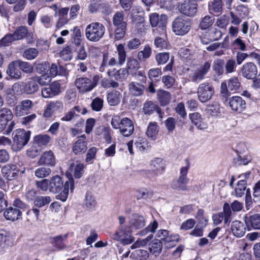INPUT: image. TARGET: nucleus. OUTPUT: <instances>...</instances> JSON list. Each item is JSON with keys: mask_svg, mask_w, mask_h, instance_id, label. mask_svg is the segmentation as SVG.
Here are the masks:
<instances>
[{"mask_svg": "<svg viewBox=\"0 0 260 260\" xmlns=\"http://www.w3.org/2000/svg\"><path fill=\"white\" fill-rule=\"evenodd\" d=\"M63 190L57 196V199L65 202L69 194V189L72 191L74 189V180L72 178L69 179L63 184L61 178L56 175L52 177L49 181V190L51 192L56 193Z\"/></svg>", "mask_w": 260, "mask_h": 260, "instance_id": "f257e3e1", "label": "nucleus"}, {"mask_svg": "<svg viewBox=\"0 0 260 260\" xmlns=\"http://www.w3.org/2000/svg\"><path fill=\"white\" fill-rule=\"evenodd\" d=\"M105 31L106 28L102 23L94 22L86 26L85 35L88 41L96 42L103 38Z\"/></svg>", "mask_w": 260, "mask_h": 260, "instance_id": "f03ea898", "label": "nucleus"}, {"mask_svg": "<svg viewBox=\"0 0 260 260\" xmlns=\"http://www.w3.org/2000/svg\"><path fill=\"white\" fill-rule=\"evenodd\" d=\"M172 27L175 35L184 36L190 31L191 28V21L183 16L178 17L172 22Z\"/></svg>", "mask_w": 260, "mask_h": 260, "instance_id": "7ed1b4c3", "label": "nucleus"}, {"mask_svg": "<svg viewBox=\"0 0 260 260\" xmlns=\"http://www.w3.org/2000/svg\"><path fill=\"white\" fill-rule=\"evenodd\" d=\"M198 8V4L196 0H184L178 5L179 11L189 17H193L196 15Z\"/></svg>", "mask_w": 260, "mask_h": 260, "instance_id": "20e7f679", "label": "nucleus"}, {"mask_svg": "<svg viewBox=\"0 0 260 260\" xmlns=\"http://www.w3.org/2000/svg\"><path fill=\"white\" fill-rule=\"evenodd\" d=\"M30 133L24 129H19L15 131L14 138V146L18 151L21 149L29 141Z\"/></svg>", "mask_w": 260, "mask_h": 260, "instance_id": "39448f33", "label": "nucleus"}, {"mask_svg": "<svg viewBox=\"0 0 260 260\" xmlns=\"http://www.w3.org/2000/svg\"><path fill=\"white\" fill-rule=\"evenodd\" d=\"M132 231L129 226H119L118 230L113 234V238L114 240L120 241L123 244H130L134 241L132 236Z\"/></svg>", "mask_w": 260, "mask_h": 260, "instance_id": "423d86ee", "label": "nucleus"}, {"mask_svg": "<svg viewBox=\"0 0 260 260\" xmlns=\"http://www.w3.org/2000/svg\"><path fill=\"white\" fill-rule=\"evenodd\" d=\"M99 77L95 76L92 80L85 77H81L75 81V85L80 92L84 93L92 90L96 85Z\"/></svg>", "mask_w": 260, "mask_h": 260, "instance_id": "0eeeda50", "label": "nucleus"}, {"mask_svg": "<svg viewBox=\"0 0 260 260\" xmlns=\"http://www.w3.org/2000/svg\"><path fill=\"white\" fill-rule=\"evenodd\" d=\"M211 68V62L207 61L199 68L192 71L189 78L192 82L198 83L205 78Z\"/></svg>", "mask_w": 260, "mask_h": 260, "instance_id": "6e6552de", "label": "nucleus"}, {"mask_svg": "<svg viewBox=\"0 0 260 260\" xmlns=\"http://www.w3.org/2000/svg\"><path fill=\"white\" fill-rule=\"evenodd\" d=\"M232 211L230 209V205L225 203L223 206V212L213 214L212 220L213 223L215 225L220 224L223 220L224 223H228L231 222V216Z\"/></svg>", "mask_w": 260, "mask_h": 260, "instance_id": "1a4fd4ad", "label": "nucleus"}, {"mask_svg": "<svg viewBox=\"0 0 260 260\" xmlns=\"http://www.w3.org/2000/svg\"><path fill=\"white\" fill-rule=\"evenodd\" d=\"M241 71L242 76L249 80L254 79L257 74V68L252 62L244 63L242 67Z\"/></svg>", "mask_w": 260, "mask_h": 260, "instance_id": "9d476101", "label": "nucleus"}, {"mask_svg": "<svg viewBox=\"0 0 260 260\" xmlns=\"http://www.w3.org/2000/svg\"><path fill=\"white\" fill-rule=\"evenodd\" d=\"M50 141V137L47 135H39L34 138L31 151L36 154L40 152L43 146H46Z\"/></svg>", "mask_w": 260, "mask_h": 260, "instance_id": "9b49d317", "label": "nucleus"}, {"mask_svg": "<svg viewBox=\"0 0 260 260\" xmlns=\"http://www.w3.org/2000/svg\"><path fill=\"white\" fill-rule=\"evenodd\" d=\"M128 223L132 230H137L143 228L145 225L146 220L143 216L134 213L130 216Z\"/></svg>", "mask_w": 260, "mask_h": 260, "instance_id": "f8f14e48", "label": "nucleus"}, {"mask_svg": "<svg viewBox=\"0 0 260 260\" xmlns=\"http://www.w3.org/2000/svg\"><path fill=\"white\" fill-rule=\"evenodd\" d=\"M3 176L8 180L15 179L18 175L19 170L14 165H7L2 169Z\"/></svg>", "mask_w": 260, "mask_h": 260, "instance_id": "ddd939ff", "label": "nucleus"}, {"mask_svg": "<svg viewBox=\"0 0 260 260\" xmlns=\"http://www.w3.org/2000/svg\"><path fill=\"white\" fill-rule=\"evenodd\" d=\"M56 164L55 157L51 150L44 152L40 156L38 164L40 166L46 165L53 167Z\"/></svg>", "mask_w": 260, "mask_h": 260, "instance_id": "4468645a", "label": "nucleus"}, {"mask_svg": "<svg viewBox=\"0 0 260 260\" xmlns=\"http://www.w3.org/2000/svg\"><path fill=\"white\" fill-rule=\"evenodd\" d=\"M165 166V162L162 159L154 158L151 161L150 170L155 176H158L164 173Z\"/></svg>", "mask_w": 260, "mask_h": 260, "instance_id": "2eb2a0df", "label": "nucleus"}, {"mask_svg": "<svg viewBox=\"0 0 260 260\" xmlns=\"http://www.w3.org/2000/svg\"><path fill=\"white\" fill-rule=\"evenodd\" d=\"M60 92V85L57 81L53 82L49 87L42 90L43 98H50L57 95Z\"/></svg>", "mask_w": 260, "mask_h": 260, "instance_id": "dca6fc26", "label": "nucleus"}, {"mask_svg": "<svg viewBox=\"0 0 260 260\" xmlns=\"http://www.w3.org/2000/svg\"><path fill=\"white\" fill-rule=\"evenodd\" d=\"M121 134L124 137L130 136L134 132V125L133 121L128 118L122 119V123L119 127Z\"/></svg>", "mask_w": 260, "mask_h": 260, "instance_id": "f3484780", "label": "nucleus"}, {"mask_svg": "<svg viewBox=\"0 0 260 260\" xmlns=\"http://www.w3.org/2000/svg\"><path fill=\"white\" fill-rule=\"evenodd\" d=\"M13 117L11 111L7 108H3L0 110V132L6 128L8 121Z\"/></svg>", "mask_w": 260, "mask_h": 260, "instance_id": "a211bd4d", "label": "nucleus"}, {"mask_svg": "<svg viewBox=\"0 0 260 260\" xmlns=\"http://www.w3.org/2000/svg\"><path fill=\"white\" fill-rule=\"evenodd\" d=\"M167 20V17L165 15H161L159 16L158 14L154 13L149 15L150 23L153 27L161 26L162 27V30H164Z\"/></svg>", "mask_w": 260, "mask_h": 260, "instance_id": "6ab92c4d", "label": "nucleus"}, {"mask_svg": "<svg viewBox=\"0 0 260 260\" xmlns=\"http://www.w3.org/2000/svg\"><path fill=\"white\" fill-rule=\"evenodd\" d=\"M32 106V103L31 101L29 100H23L20 104L16 107V115L17 116H21L24 114H27Z\"/></svg>", "mask_w": 260, "mask_h": 260, "instance_id": "aec40b11", "label": "nucleus"}, {"mask_svg": "<svg viewBox=\"0 0 260 260\" xmlns=\"http://www.w3.org/2000/svg\"><path fill=\"white\" fill-rule=\"evenodd\" d=\"M214 94L213 87L208 83L201 84L198 89V98H211Z\"/></svg>", "mask_w": 260, "mask_h": 260, "instance_id": "412c9836", "label": "nucleus"}, {"mask_svg": "<svg viewBox=\"0 0 260 260\" xmlns=\"http://www.w3.org/2000/svg\"><path fill=\"white\" fill-rule=\"evenodd\" d=\"M107 74L109 77H113L116 80L123 81L125 80L128 76V71L126 68H122L118 71L113 69L112 71L108 70Z\"/></svg>", "mask_w": 260, "mask_h": 260, "instance_id": "4be33fe9", "label": "nucleus"}, {"mask_svg": "<svg viewBox=\"0 0 260 260\" xmlns=\"http://www.w3.org/2000/svg\"><path fill=\"white\" fill-rule=\"evenodd\" d=\"M4 215L7 220L15 221L20 218L21 212L19 209L10 207L4 212Z\"/></svg>", "mask_w": 260, "mask_h": 260, "instance_id": "5701e85b", "label": "nucleus"}, {"mask_svg": "<svg viewBox=\"0 0 260 260\" xmlns=\"http://www.w3.org/2000/svg\"><path fill=\"white\" fill-rule=\"evenodd\" d=\"M231 229L234 235L237 237H242L246 231L244 224L238 220L233 222Z\"/></svg>", "mask_w": 260, "mask_h": 260, "instance_id": "b1692460", "label": "nucleus"}, {"mask_svg": "<svg viewBox=\"0 0 260 260\" xmlns=\"http://www.w3.org/2000/svg\"><path fill=\"white\" fill-rule=\"evenodd\" d=\"M229 100L230 106L234 111L241 112L246 107V103L242 99H229Z\"/></svg>", "mask_w": 260, "mask_h": 260, "instance_id": "393cba45", "label": "nucleus"}, {"mask_svg": "<svg viewBox=\"0 0 260 260\" xmlns=\"http://www.w3.org/2000/svg\"><path fill=\"white\" fill-rule=\"evenodd\" d=\"M116 64V59L114 57H109L108 53H104L103 55L102 62L100 67V71L104 72L107 71L109 67H113Z\"/></svg>", "mask_w": 260, "mask_h": 260, "instance_id": "a878e982", "label": "nucleus"}, {"mask_svg": "<svg viewBox=\"0 0 260 260\" xmlns=\"http://www.w3.org/2000/svg\"><path fill=\"white\" fill-rule=\"evenodd\" d=\"M17 67H18L17 60L12 61L8 66L7 74L11 78L16 79H20L21 73L17 69Z\"/></svg>", "mask_w": 260, "mask_h": 260, "instance_id": "bb28decb", "label": "nucleus"}, {"mask_svg": "<svg viewBox=\"0 0 260 260\" xmlns=\"http://www.w3.org/2000/svg\"><path fill=\"white\" fill-rule=\"evenodd\" d=\"M189 118L194 125L200 129H205L208 127L207 124L204 122L198 113H193L189 114Z\"/></svg>", "mask_w": 260, "mask_h": 260, "instance_id": "cd10ccee", "label": "nucleus"}, {"mask_svg": "<svg viewBox=\"0 0 260 260\" xmlns=\"http://www.w3.org/2000/svg\"><path fill=\"white\" fill-rule=\"evenodd\" d=\"M87 142L81 139H78L73 146L72 150L75 154H80L84 153L87 149Z\"/></svg>", "mask_w": 260, "mask_h": 260, "instance_id": "c85d7f7f", "label": "nucleus"}, {"mask_svg": "<svg viewBox=\"0 0 260 260\" xmlns=\"http://www.w3.org/2000/svg\"><path fill=\"white\" fill-rule=\"evenodd\" d=\"M130 94L135 96H141L144 89V87L137 82H132L128 85Z\"/></svg>", "mask_w": 260, "mask_h": 260, "instance_id": "c756f323", "label": "nucleus"}, {"mask_svg": "<svg viewBox=\"0 0 260 260\" xmlns=\"http://www.w3.org/2000/svg\"><path fill=\"white\" fill-rule=\"evenodd\" d=\"M49 75L52 77H55L57 75H65L66 70L62 66L58 64L53 63L50 66L49 65Z\"/></svg>", "mask_w": 260, "mask_h": 260, "instance_id": "7c9ffc66", "label": "nucleus"}, {"mask_svg": "<svg viewBox=\"0 0 260 260\" xmlns=\"http://www.w3.org/2000/svg\"><path fill=\"white\" fill-rule=\"evenodd\" d=\"M68 8H62L58 9V12L57 13V14H58V16H59V19L57 23V26H62L68 22L69 20L68 18Z\"/></svg>", "mask_w": 260, "mask_h": 260, "instance_id": "2f4dec72", "label": "nucleus"}, {"mask_svg": "<svg viewBox=\"0 0 260 260\" xmlns=\"http://www.w3.org/2000/svg\"><path fill=\"white\" fill-rule=\"evenodd\" d=\"M124 13L122 11L116 12L112 18L113 25L114 27L127 26V23L124 20Z\"/></svg>", "mask_w": 260, "mask_h": 260, "instance_id": "473e14b6", "label": "nucleus"}, {"mask_svg": "<svg viewBox=\"0 0 260 260\" xmlns=\"http://www.w3.org/2000/svg\"><path fill=\"white\" fill-rule=\"evenodd\" d=\"M70 170L73 171L74 176L76 178L81 177L84 173V166L83 164L76 161V164L72 162L70 165Z\"/></svg>", "mask_w": 260, "mask_h": 260, "instance_id": "72a5a7b5", "label": "nucleus"}, {"mask_svg": "<svg viewBox=\"0 0 260 260\" xmlns=\"http://www.w3.org/2000/svg\"><path fill=\"white\" fill-rule=\"evenodd\" d=\"M214 22V17L207 15L201 19L199 27L202 30H206L210 28L213 24Z\"/></svg>", "mask_w": 260, "mask_h": 260, "instance_id": "f704fd0d", "label": "nucleus"}, {"mask_svg": "<svg viewBox=\"0 0 260 260\" xmlns=\"http://www.w3.org/2000/svg\"><path fill=\"white\" fill-rule=\"evenodd\" d=\"M37 83V80L35 79V77L31 78L24 86V92L27 94H31L37 91L38 89Z\"/></svg>", "mask_w": 260, "mask_h": 260, "instance_id": "c9c22d12", "label": "nucleus"}, {"mask_svg": "<svg viewBox=\"0 0 260 260\" xmlns=\"http://www.w3.org/2000/svg\"><path fill=\"white\" fill-rule=\"evenodd\" d=\"M188 180H185L180 178L174 180L171 184L172 189L178 191H184L186 190V185Z\"/></svg>", "mask_w": 260, "mask_h": 260, "instance_id": "e433bc0d", "label": "nucleus"}, {"mask_svg": "<svg viewBox=\"0 0 260 260\" xmlns=\"http://www.w3.org/2000/svg\"><path fill=\"white\" fill-rule=\"evenodd\" d=\"M152 53L151 48L149 45H146L143 49L140 51L137 55V58L141 62H144L150 57Z\"/></svg>", "mask_w": 260, "mask_h": 260, "instance_id": "4c0bfd02", "label": "nucleus"}, {"mask_svg": "<svg viewBox=\"0 0 260 260\" xmlns=\"http://www.w3.org/2000/svg\"><path fill=\"white\" fill-rule=\"evenodd\" d=\"M248 225H250L254 229H260V214H255L250 216L246 220Z\"/></svg>", "mask_w": 260, "mask_h": 260, "instance_id": "58836bf2", "label": "nucleus"}, {"mask_svg": "<svg viewBox=\"0 0 260 260\" xmlns=\"http://www.w3.org/2000/svg\"><path fill=\"white\" fill-rule=\"evenodd\" d=\"M158 132V127L156 122H151L149 123L147 132L146 135L149 138L153 140L156 139V136Z\"/></svg>", "mask_w": 260, "mask_h": 260, "instance_id": "ea45409f", "label": "nucleus"}, {"mask_svg": "<svg viewBox=\"0 0 260 260\" xmlns=\"http://www.w3.org/2000/svg\"><path fill=\"white\" fill-rule=\"evenodd\" d=\"M208 9L210 12L221 13L222 9V0H213L209 3Z\"/></svg>", "mask_w": 260, "mask_h": 260, "instance_id": "a19ab883", "label": "nucleus"}, {"mask_svg": "<svg viewBox=\"0 0 260 260\" xmlns=\"http://www.w3.org/2000/svg\"><path fill=\"white\" fill-rule=\"evenodd\" d=\"M149 257L147 251L143 249H137L134 251L131 255V257L136 260H145Z\"/></svg>", "mask_w": 260, "mask_h": 260, "instance_id": "79ce46f5", "label": "nucleus"}, {"mask_svg": "<svg viewBox=\"0 0 260 260\" xmlns=\"http://www.w3.org/2000/svg\"><path fill=\"white\" fill-rule=\"evenodd\" d=\"M246 181L243 179H241L238 182L235 189V194L236 197L240 198L244 194L246 189Z\"/></svg>", "mask_w": 260, "mask_h": 260, "instance_id": "37998d69", "label": "nucleus"}, {"mask_svg": "<svg viewBox=\"0 0 260 260\" xmlns=\"http://www.w3.org/2000/svg\"><path fill=\"white\" fill-rule=\"evenodd\" d=\"M206 111L211 116H217L220 113L219 105L217 103L209 104L206 108Z\"/></svg>", "mask_w": 260, "mask_h": 260, "instance_id": "c03bdc74", "label": "nucleus"}, {"mask_svg": "<svg viewBox=\"0 0 260 260\" xmlns=\"http://www.w3.org/2000/svg\"><path fill=\"white\" fill-rule=\"evenodd\" d=\"M27 34V28L26 26H21L17 28L13 35L15 40H19L24 38Z\"/></svg>", "mask_w": 260, "mask_h": 260, "instance_id": "a18cd8bd", "label": "nucleus"}, {"mask_svg": "<svg viewBox=\"0 0 260 260\" xmlns=\"http://www.w3.org/2000/svg\"><path fill=\"white\" fill-rule=\"evenodd\" d=\"M225 74H232L236 71L237 64L235 59L231 58L226 61L224 64Z\"/></svg>", "mask_w": 260, "mask_h": 260, "instance_id": "49530a36", "label": "nucleus"}, {"mask_svg": "<svg viewBox=\"0 0 260 260\" xmlns=\"http://www.w3.org/2000/svg\"><path fill=\"white\" fill-rule=\"evenodd\" d=\"M223 65L224 61L223 60L221 59H217L214 61L213 64V70L215 72L217 75L220 76L223 74Z\"/></svg>", "mask_w": 260, "mask_h": 260, "instance_id": "de8ad7c7", "label": "nucleus"}, {"mask_svg": "<svg viewBox=\"0 0 260 260\" xmlns=\"http://www.w3.org/2000/svg\"><path fill=\"white\" fill-rule=\"evenodd\" d=\"M116 50L118 55V63L122 65L125 62L126 56L124 46L121 44L118 45Z\"/></svg>", "mask_w": 260, "mask_h": 260, "instance_id": "09e8293b", "label": "nucleus"}, {"mask_svg": "<svg viewBox=\"0 0 260 260\" xmlns=\"http://www.w3.org/2000/svg\"><path fill=\"white\" fill-rule=\"evenodd\" d=\"M38 54L39 51L37 49L29 48L24 51L23 56L28 60H32L36 58Z\"/></svg>", "mask_w": 260, "mask_h": 260, "instance_id": "8fccbe9b", "label": "nucleus"}, {"mask_svg": "<svg viewBox=\"0 0 260 260\" xmlns=\"http://www.w3.org/2000/svg\"><path fill=\"white\" fill-rule=\"evenodd\" d=\"M51 170L50 168L47 167H40L37 169L35 174L37 177L43 178L50 175Z\"/></svg>", "mask_w": 260, "mask_h": 260, "instance_id": "3c124183", "label": "nucleus"}, {"mask_svg": "<svg viewBox=\"0 0 260 260\" xmlns=\"http://www.w3.org/2000/svg\"><path fill=\"white\" fill-rule=\"evenodd\" d=\"M51 201V198L49 196H41L37 197L34 201L35 205L39 208L42 207L47 205Z\"/></svg>", "mask_w": 260, "mask_h": 260, "instance_id": "603ef678", "label": "nucleus"}, {"mask_svg": "<svg viewBox=\"0 0 260 260\" xmlns=\"http://www.w3.org/2000/svg\"><path fill=\"white\" fill-rule=\"evenodd\" d=\"M18 67L23 72L27 74L33 72V67L28 62L23 61L21 60H17Z\"/></svg>", "mask_w": 260, "mask_h": 260, "instance_id": "864d4df0", "label": "nucleus"}, {"mask_svg": "<svg viewBox=\"0 0 260 260\" xmlns=\"http://www.w3.org/2000/svg\"><path fill=\"white\" fill-rule=\"evenodd\" d=\"M52 77L48 73H45L40 77L35 76V79L41 85L49 84Z\"/></svg>", "mask_w": 260, "mask_h": 260, "instance_id": "5fc2aeb1", "label": "nucleus"}, {"mask_svg": "<svg viewBox=\"0 0 260 260\" xmlns=\"http://www.w3.org/2000/svg\"><path fill=\"white\" fill-rule=\"evenodd\" d=\"M161 249L162 243L159 240H157L155 242L152 243L149 247L150 252L155 255H158Z\"/></svg>", "mask_w": 260, "mask_h": 260, "instance_id": "6e6d98bb", "label": "nucleus"}, {"mask_svg": "<svg viewBox=\"0 0 260 260\" xmlns=\"http://www.w3.org/2000/svg\"><path fill=\"white\" fill-rule=\"evenodd\" d=\"M127 26L115 27L114 38L116 40H120L125 36Z\"/></svg>", "mask_w": 260, "mask_h": 260, "instance_id": "4d7b16f0", "label": "nucleus"}, {"mask_svg": "<svg viewBox=\"0 0 260 260\" xmlns=\"http://www.w3.org/2000/svg\"><path fill=\"white\" fill-rule=\"evenodd\" d=\"M96 201L90 192H87L85 195V204L89 209H93L96 205Z\"/></svg>", "mask_w": 260, "mask_h": 260, "instance_id": "13d9d810", "label": "nucleus"}, {"mask_svg": "<svg viewBox=\"0 0 260 260\" xmlns=\"http://www.w3.org/2000/svg\"><path fill=\"white\" fill-rule=\"evenodd\" d=\"M229 87L231 90L237 89L241 86V83L237 76H233L228 81Z\"/></svg>", "mask_w": 260, "mask_h": 260, "instance_id": "bf43d9fd", "label": "nucleus"}, {"mask_svg": "<svg viewBox=\"0 0 260 260\" xmlns=\"http://www.w3.org/2000/svg\"><path fill=\"white\" fill-rule=\"evenodd\" d=\"M140 68V63L136 59H129L127 62V69L132 72H135Z\"/></svg>", "mask_w": 260, "mask_h": 260, "instance_id": "052dcab7", "label": "nucleus"}, {"mask_svg": "<svg viewBox=\"0 0 260 260\" xmlns=\"http://www.w3.org/2000/svg\"><path fill=\"white\" fill-rule=\"evenodd\" d=\"M153 195V192L151 190L148 189H142L137 191L138 199H149Z\"/></svg>", "mask_w": 260, "mask_h": 260, "instance_id": "680f3d73", "label": "nucleus"}, {"mask_svg": "<svg viewBox=\"0 0 260 260\" xmlns=\"http://www.w3.org/2000/svg\"><path fill=\"white\" fill-rule=\"evenodd\" d=\"M208 36L210 37V40L212 41L218 40L222 37L221 31L216 28L211 29L209 32H208Z\"/></svg>", "mask_w": 260, "mask_h": 260, "instance_id": "e2e57ef3", "label": "nucleus"}, {"mask_svg": "<svg viewBox=\"0 0 260 260\" xmlns=\"http://www.w3.org/2000/svg\"><path fill=\"white\" fill-rule=\"evenodd\" d=\"M97 152V148L93 147L90 148L86 154L85 161L89 164H92L93 160L95 158L96 154Z\"/></svg>", "mask_w": 260, "mask_h": 260, "instance_id": "0e129e2a", "label": "nucleus"}, {"mask_svg": "<svg viewBox=\"0 0 260 260\" xmlns=\"http://www.w3.org/2000/svg\"><path fill=\"white\" fill-rule=\"evenodd\" d=\"M169 57V53H159L156 55L155 59L158 64H163L168 61Z\"/></svg>", "mask_w": 260, "mask_h": 260, "instance_id": "69168bd1", "label": "nucleus"}, {"mask_svg": "<svg viewBox=\"0 0 260 260\" xmlns=\"http://www.w3.org/2000/svg\"><path fill=\"white\" fill-rule=\"evenodd\" d=\"M154 44L156 47L160 49H167L168 46V43L165 38L156 37L154 40Z\"/></svg>", "mask_w": 260, "mask_h": 260, "instance_id": "338daca9", "label": "nucleus"}, {"mask_svg": "<svg viewBox=\"0 0 260 260\" xmlns=\"http://www.w3.org/2000/svg\"><path fill=\"white\" fill-rule=\"evenodd\" d=\"M99 11L104 14L108 15L111 13L112 8L109 3L103 2L100 3Z\"/></svg>", "mask_w": 260, "mask_h": 260, "instance_id": "774afa93", "label": "nucleus"}]
</instances>
